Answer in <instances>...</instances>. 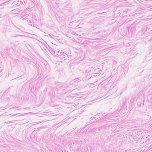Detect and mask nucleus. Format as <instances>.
<instances>
[{"mask_svg":"<svg viewBox=\"0 0 152 152\" xmlns=\"http://www.w3.org/2000/svg\"><path fill=\"white\" fill-rule=\"evenodd\" d=\"M28 24L32 26V24L33 23V20L30 19L28 20Z\"/></svg>","mask_w":152,"mask_h":152,"instance_id":"39448f33","label":"nucleus"},{"mask_svg":"<svg viewBox=\"0 0 152 152\" xmlns=\"http://www.w3.org/2000/svg\"><path fill=\"white\" fill-rule=\"evenodd\" d=\"M109 115L108 114L104 116V118H106V117H109Z\"/></svg>","mask_w":152,"mask_h":152,"instance_id":"423d86ee","label":"nucleus"},{"mask_svg":"<svg viewBox=\"0 0 152 152\" xmlns=\"http://www.w3.org/2000/svg\"><path fill=\"white\" fill-rule=\"evenodd\" d=\"M69 57H70V55L69 56L67 54L66 58H69Z\"/></svg>","mask_w":152,"mask_h":152,"instance_id":"0eeeda50","label":"nucleus"},{"mask_svg":"<svg viewBox=\"0 0 152 152\" xmlns=\"http://www.w3.org/2000/svg\"><path fill=\"white\" fill-rule=\"evenodd\" d=\"M123 71H126V68H123Z\"/></svg>","mask_w":152,"mask_h":152,"instance_id":"6e6552de","label":"nucleus"},{"mask_svg":"<svg viewBox=\"0 0 152 152\" xmlns=\"http://www.w3.org/2000/svg\"><path fill=\"white\" fill-rule=\"evenodd\" d=\"M15 115H12V116H15Z\"/></svg>","mask_w":152,"mask_h":152,"instance_id":"1a4fd4ad","label":"nucleus"},{"mask_svg":"<svg viewBox=\"0 0 152 152\" xmlns=\"http://www.w3.org/2000/svg\"><path fill=\"white\" fill-rule=\"evenodd\" d=\"M69 87V86L66 85H60L58 86L57 88H62L63 89H65L66 88Z\"/></svg>","mask_w":152,"mask_h":152,"instance_id":"f03ea898","label":"nucleus"},{"mask_svg":"<svg viewBox=\"0 0 152 152\" xmlns=\"http://www.w3.org/2000/svg\"><path fill=\"white\" fill-rule=\"evenodd\" d=\"M104 114H103L102 116H103V115H103Z\"/></svg>","mask_w":152,"mask_h":152,"instance_id":"9d476101","label":"nucleus"},{"mask_svg":"<svg viewBox=\"0 0 152 152\" xmlns=\"http://www.w3.org/2000/svg\"><path fill=\"white\" fill-rule=\"evenodd\" d=\"M64 52H61L60 51H58L57 53V54L56 55V56L58 57L61 58L62 57L63 55Z\"/></svg>","mask_w":152,"mask_h":152,"instance_id":"7ed1b4c3","label":"nucleus"},{"mask_svg":"<svg viewBox=\"0 0 152 152\" xmlns=\"http://www.w3.org/2000/svg\"><path fill=\"white\" fill-rule=\"evenodd\" d=\"M125 152H127L126 151Z\"/></svg>","mask_w":152,"mask_h":152,"instance_id":"9b49d317","label":"nucleus"},{"mask_svg":"<svg viewBox=\"0 0 152 152\" xmlns=\"http://www.w3.org/2000/svg\"><path fill=\"white\" fill-rule=\"evenodd\" d=\"M66 56L67 54L66 53H64H64H63V55L62 56V59H64V60L65 59H66Z\"/></svg>","mask_w":152,"mask_h":152,"instance_id":"20e7f679","label":"nucleus"},{"mask_svg":"<svg viewBox=\"0 0 152 152\" xmlns=\"http://www.w3.org/2000/svg\"><path fill=\"white\" fill-rule=\"evenodd\" d=\"M107 126L105 125L101 126L99 128L100 131L103 133H106L107 132Z\"/></svg>","mask_w":152,"mask_h":152,"instance_id":"f257e3e1","label":"nucleus"}]
</instances>
